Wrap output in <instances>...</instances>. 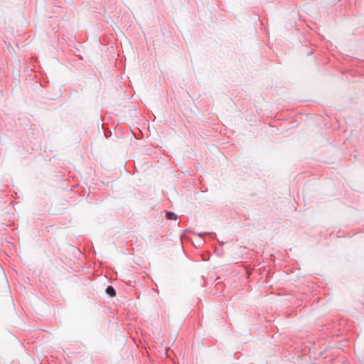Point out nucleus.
<instances>
[{
	"instance_id": "3",
	"label": "nucleus",
	"mask_w": 364,
	"mask_h": 364,
	"mask_svg": "<svg viewBox=\"0 0 364 364\" xmlns=\"http://www.w3.org/2000/svg\"><path fill=\"white\" fill-rule=\"evenodd\" d=\"M178 237H179V240L181 241V243L182 244V233H181Z\"/></svg>"
},
{
	"instance_id": "2",
	"label": "nucleus",
	"mask_w": 364,
	"mask_h": 364,
	"mask_svg": "<svg viewBox=\"0 0 364 364\" xmlns=\"http://www.w3.org/2000/svg\"><path fill=\"white\" fill-rule=\"evenodd\" d=\"M166 217L168 220H176L177 218V215L174 213L170 211L166 212Z\"/></svg>"
},
{
	"instance_id": "1",
	"label": "nucleus",
	"mask_w": 364,
	"mask_h": 364,
	"mask_svg": "<svg viewBox=\"0 0 364 364\" xmlns=\"http://www.w3.org/2000/svg\"><path fill=\"white\" fill-rule=\"evenodd\" d=\"M106 293L110 296H114L116 295L115 289L112 286H108L105 290Z\"/></svg>"
}]
</instances>
